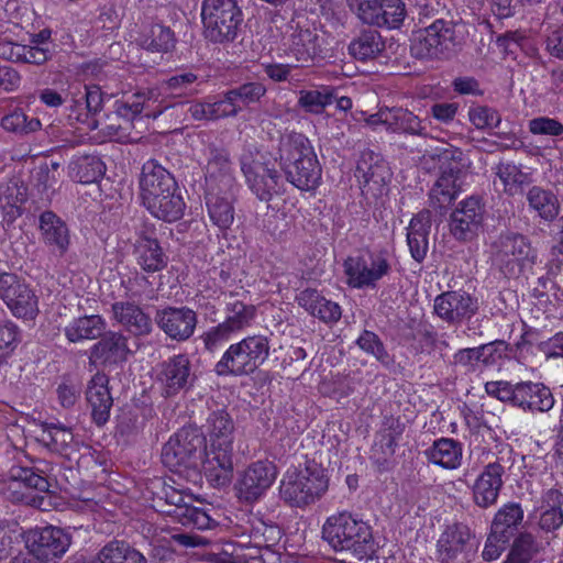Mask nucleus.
<instances>
[{
  "mask_svg": "<svg viewBox=\"0 0 563 563\" xmlns=\"http://www.w3.org/2000/svg\"><path fill=\"white\" fill-rule=\"evenodd\" d=\"M139 188L143 206L155 218L174 222L184 216L186 203L181 190L173 174L157 161L143 164Z\"/></svg>",
  "mask_w": 563,
  "mask_h": 563,
  "instance_id": "nucleus-1",
  "label": "nucleus"
},
{
  "mask_svg": "<svg viewBox=\"0 0 563 563\" xmlns=\"http://www.w3.org/2000/svg\"><path fill=\"white\" fill-rule=\"evenodd\" d=\"M322 539L329 547L353 559L363 560L375 552L371 526L349 511L328 517L322 526Z\"/></svg>",
  "mask_w": 563,
  "mask_h": 563,
  "instance_id": "nucleus-2",
  "label": "nucleus"
},
{
  "mask_svg": "<svg viewBox=\"0 0 563 563\" xmlns=\"http://www.w3.org/2000/svg\"><path fill=\"white\" fill-rule=\"evenodd\" d=\"M279 164L288 183L300 190H313L321 180V166L310 141L301 133L282 135Z\"/></svg>",
  "mask_w": 563,
  "mask_h": 563,
  "instance_id": "nucleus-3",
  "label": "nucleus"
},
{
  "mask_svg": "<svg viewBox=\"0 0 563 563\" xmlns=\"http://www.w3.org/2000/svg\"><path fill=\"white\" fill-rule=\"evenodd\" d=\"M271 338L264 334L246 335L232 343L214 365L218 376L242 377L254 374L269 357Z\"/></svg>",
  "mask_w": 563,
  "mask_h": 563,
  "instance_id": "nucleus-4",
  "label": "nucleus"
},
{
  "mask_svg": "<svg viewBox=\"0 0 563 563\" xmlns=\"http://www.w3.org/2000/svg\"><path fill=\"white\" fill-rule=\"evenodd\" d=\"M432 157L441 163V175L429 192L430 207L442 211L459 195L467 164L463 152L451 145L437 147Z\"/></svg>",
  "mask_w": 563,
  "mask_h": 563,
  "instance_id": "nucleus-5",
  "label": "nucleus"
},
{
  "mask_svg": "<svg viewBox=\"0 0 563 563\" xmlns=\"http://www.w3.org/2000/svg\"><path fill=\"white\" fill-rule=\"evenodd\" d=\"M485 391L503 402L531 412H547L554 406L551 390L542 383L492 380L485 384Z\"/></svg>",
  "mask_w": 563,
  "mask_h": 563,
  "instance_id": "nucleus-6",
  "label": "nucleus"
},
{
  "mask_svg": "<svg viewBox=\"0 0 563 563\" xmlns=\"http://www.w3.org/2000/svg\"><path fill=\"white\" fill-rule=\"evenodd\" d=\"M201 22L207 41L214 44L231 43L243 23V13L235 0H203Z\"/></svg>",
  "mask_w": 563,
  "mask_h": 563,
  "instance_id": "nucleus-7",
  "label": "nucleus"
},
{
  "mask_svg": "<svg viewBox=\"0 0 563 563\" xmlns=\"http://www.w3.org/2000/svg\"><path fill=\"white\" fill-rule=\"evenodd\" d=\"M328 486L324 470L317 463H308L302 470L286 473L279 494L290 506L305 507L321 498Z\"/></svg>",
  "mask_w": 563,
  "mask_h": 563,
  "instance_id": "nucleus-8",
  "label": "nucleus"
},
{
  "mask_svg": "<svg viewBox=\"0 0 563 563\" xmlns=\"http://www.w3.org/2000/svg\"><path fill=\"white\" fill-rule=\"evenodd\" d=\"M537 260V251L530 240L520 233L506 232L492 244L494 266L507 278L517 277Z\"/></svg>",
  "mask_w": 563,
  "mask_h": 563,
  "instance_id": "nucleus-9",
  "label": "nucleus"
},
{
  "mask_svg": "<svg viewBox=\"0 0 563 563\" xmlns=\"http://www.w3.org/2000/svg\"><path fill=\"white\" fill-rule=\"evenodd\" d=\"M206 437L197 427L179 429L162 450V461L173 472L197 468L206 453Z\"/></svg>",
  "mask_w": 563,
  "mask_h": 563,
  "instance_id": "nucleus-10",
  "label": "nucleus"
},
{
  "mask_svg": "<svg viewBox=\"0 0 563 563\" xmlns=\"http://www.w3.org/2000/svg\"><path fill=\"white\" fill-rule=\"evenodd\" d=\"M459 44L455 24L438 19L413 33L411 51L420 58H440L453 54Z\"/></svg>",
  "mask_w": 563,
  "mask_h": 563,
  "instance_id": "nucleus-11",
  "label": "nucleus"
},
{
  "mask_svg": "<svg viewBox=\"0 0 563 563\" xmlns=\"http://www.w3.org/2000/svg\"><path fill=\"white\" fill-rule=\"evenodd\" d=\"M241 170L251 191L262 201H271L274 196L283 195L285 186L279 173L265 162L261 154H243Z\"/></svg>",
  "mask_w": 563,
  "mask_h": 563,
  "instance_id": "nucleus-12",
  "label": "nucleus"
},
{
  "mask_svg": "<svg viewBox=\"0 0 563 563\" xmlns=\"http://www.w3.org/2000/svg\"><path fill=\"white\" fill-rule=\"evenodd\" d=\"M346 2L363 24L375 27L398 29L407 15L402 0H346Z\"/></svg>",
  "mask_w": 563,
  "mask_h": 563,
  "instance_id": "nucleus-13",
  "label": "nucleus"
},
{
  "mask_svg": "<svg viewBox=\"0 0 563 563\" xmlns=\"http://www.w3.org/2000/svg\"><path fill=\"white\" fill-rule=\"evenodd\" d=\"M343 267L347 285L356 289L375 288L391 268L386 252H369L366 255L349 256L344 261Z\"/></svg>",
  "mask_w": 563,
  "mask_h": 563,
  "instance_id": "nucleus-14",
  "label": "nucleus"
},
{
  "mask_svg": "<svg viewBox=\"0 0 563 563\" xmlns=\"http://www.w3.org/2000/svg\"><path fill=\"white\" fill-rule=\"evenodd\" d=\"M161 91L158 88L147 89L146 91H139L132 95L126 100L115 101V113L123 119L125 126L119 125L113 135L118 139L128 137L130 142H134L137 137H131L125 134L128 125L133 122L144 110L146 117L157 118L172 104L164 99H161Z\"/></svg>",
  "mask_w": 563,
  "mask_h": 563,
  "instance_id": "nucleus-15",
  "label": "nucleus"
},
{
  "mask_svg": "<svg viewBox=\"0 0 563 563\" xmlns=\"http://www.w3.org/2000/svg\"><path fill=\"white\" fill-rule=\"evenodd\" d=\"M355 176L361 185L362 194L367 199H378L388 191L391 172L388 163L379 153L366 148L360 154Z\"/></svg>",
  "mask_w": 563,
  "mask_h": 563,
  "instance_id": "nucleus-16",
  "label": "nucleus"
},
{
  "mask_svg": "<svg viewBox=\"0 0 563 563\" xmlns=\"http://www.w3.org/2000/svg\"><path fill=\"white\" fill-rule=\"evenodd\" d=\"M0 297L18 318L33 320L38 313L37 296L14 274H0Z\"/></svg>",
  "mask_w": 563,
  "mask_h": 563,
  "instance_id": "nucleus-17",
  "label": "nucleus"
},
{
  "mask_svg": "<svg viewBox=\"0 0 563 563\" xmlns=\"http://www.w3.org/2000/svg\"><path fill=\"white\" fill-rule=\"evenodd\" d=\"M192 382L191 363L186 354L174 355L157 365L156 383L166 398L188 389Z\"/></svg>",
  "mask_w": 563,
  "mask_h": 563,
  "instance_id": "nucleus-18",
  "label": "nucleus"
},
{
  "mask_svg": "<svg viewBox=\"0 0 563 563\" xmlns=\"http://www.w3.org/2000/svg\"><path fill=\"white\" fill-rule=\"evenodd\" d=\"M479 309L478 299L464 290H448L434 298L433 311L442 321L457 325Z\"/></svg>",
  "mask_w": 563,
  "mask_h": 563,
  "instance_id": "nucleus-19",
  "label": "nucleus"
},
{
  "mask_svg": "<svg viewBox=\"0 0 563 563\" xmlns=\"http://www.w3.org/2000/svg\"><path fill=\"white\" fill-rule=\"evenodd\" d=\"M485 208L479 197L462 200L450 217V232L459 241L475 239L484 221Z\"/></svg>",
  "mask_w": 563,
  "mask_h": 563,
  "instance_id": "nucleus-20",
  "label": "nucleus"
},
{
  "mask_svg": "<svg viewBox=\"0 0 563 563\" xmlns=\"http://www.w3.org/2000/svg\"><path fill=\"white\" fill-rule=\"evenodd\" d=\"M69 545V536L52 526L32 531L27 541L30 553L42 563H55L66 553Z\"/></svg>",
  "mask_w": 563,
  "mask_h": 563,
  "instance_id": "nucleus-21",
  "label": "nucleus"
},
{
  "mask_svg": "<svg viewBox=\"0 0 563 563\" xmlns=\"http://www.w3.org/2000/svg\"><path fill=\"white\" fill-rule=\"evenodd\" d=\"M157 327L173 341L185 342L190 339L198 323L195 310L188 307H166L156 311Z\"/></svg>",
  "mask_w": 563,
  "mask_h": 563,
  "instance_id": "nucleus-22",
  "label": "nucleus"
},
{
  "mask_svg": "<svg viewBox=\"0 0 563 563\" xmlns=\"http://www.w3.org/2000/svg\"><path fill=\"white\" fill-rule=\"evenodd\" d=\"M277 472L273 463L257 461L249 465L238 482L239 498L247 503L260 499L272 486Z\"/></svg>",
  "mask_w": 563,
  "mask_h": 563,
  "instance_id": "nucleus-23",
  "label": "nucleus"
},
{
  "mask_svg": "<svg viewBox=\"0 0 563 563\" xmlns=\"http://www.w3.org/2000/svg\"><path fill=\"white\" fill-rule=\"evenodd\" d=\"M49 486V481L44 475V471L38 467L13 465L9 471L8 490L13 501H27L26 493L22 489L47 493Z\"/></svg>",
  "mask_w": 563,
  "mask_h": 563,
  "instance_id": "nucleus-24",
  "label": "nucleus"
},
{
  "mask_svg": "<svg viewBox=\"0 0 563 563\" xmlns=\"http://www.w3.org/2000/svg\"><path fill=\"white\" fill-rule=\"evenodd\" d=\"M506 467L503 457L489 462L484 467L473 486V498L477 506L487 508L496 504L503 487V475Z\"/></svg>",
  "mask_w": 563,
  "mask_h": 563,
  "instance_id": "nucleus-25",
  "label": "nucleus"
},
{
  "mask_svg": "<svg viewBox=\"0 0 563 563\" xmlns=\"http://www.w3.org/2000/svg\"><path fill=\"white\" fill-rule=\"evenodd\" d=\"M474 534L462 522L448 525L437 542L438 558L442 563H450L468 550Z\"/></svg>",
  "mask_w": 563,
  "mask_h": 563,
  "instance_id": "nucleus-26",
  "label": "nucleus"
},
{
  "mask_svg": "<svg viewBox=\"0 0 563 563\" xmlns=\"http://www.w3.org/2000/svg\"><path fill=\"white\" fill-rule=\"evenodd\" d=\"M130 352L125 335L108 331L90 349L89 362L104 366L117 365L125 362Z\"/></svg>",
  "mask_w": 563,
  "mask_h": 563,
  "instance_id": "nucleus-27",
  "label": "nucleus"
},
{
  "mask_svg": "<svg viewBox=\"0 0 563 563\" xmlns=\"http://www.w3.org/2000/svg\"><path fill=\"white\" fill-rule=\"evenodd\" d=\"M41 241L55 255L63 256L70 246L67 224L53 211H44L38 219Z\"/></svg>",
  "mask_w": 563,
  "mask_h": 563,
  "instance_id": "nucleus-28",
  "label": "nucleus"
},
{
  "mask_svg": "<svg viewBox=\"0 0 563 563\" xmlns=\"http://www.w3.org/2000/svg\"><path fill=\"white\" fill-rule=\"evenodd\" d=\"M323 43V37L316 30L297 29L290 35L288 55L300 66H307L322 57Z\"/></svg>",
  "mask_w": 563,
  "mask_h": 563,
  "instance_id": "nucleus-29",
  "label": "nucleus"
},
{
  "mask_svg": "<svg viewBox=\"0 0 563 563\" xmlns=\"http://www.w3.org/2000/svg\"><path fill=\"white\" fill-rule=\"evenodd\" d=\"M233 187L208 186L206 203L210 220L219 229H229L234 220Z\"/></svg>",
  "mask_w": 563,
  "mask_h": 563,
  "instance_id": "nucleus-30",
  "label": "nucleus"
},
{
  "mask_svg": "<svg viewBox=\"0 0 563 563\" xmlns=\"http://www.w3.org/2000/svg\"><path fill=\"white\" fill-rule=\"evenodd\" d=\"M232 445H212L207 451L203 461V471L214 486H224L230 483L233 472Z\"/></svg>",
  "mask_w": 563,
  "mask_h": 563,
  "instance_id": "nucleus-31",
  "label": "nucleus"
},
{
  "mask_svg": "<svg viewBox=\"0 0 563 563\" xmlns=\"http://www.w3.org/2000/svg\"><path fill=\"white\" fill-rule=\"evenodd\" d=\"M109 379L104 374L97 373L89 380L86 399L91 409L92 420L98 426H103L110 417L113 399L108 387Z\"/></svg>",
  "mask_w": 563,
  "mask_h": 563,
  "instance_id": "nucleus-32",
  "label": "nucleus"
},
{
  "mask_svg": "<svg viewBox=\"0 0 563 563\" xmlns=\"http://www.w3.org/2000/svg\"><path fill=\"white\" fill-rule=\"evenodd\" d=\"M297 303L310 316L327 324L336 323L342 316V309L335 301L327 299L317 289L307 288L296 296Z\"/></svg>",
  "mask_w": 563,
  "mask_h": 563,
  "instance_id": "nucleus-33",
  "label": "nucleus"
},
{
  "mask_svg": "<svg viewBox=\"0 0 563 563\" xmlns=\"http://www.w3.org/2000/svg\"><path fill=\"white\" fill-rule=\"evenodd\" d=\"M431 229V212L422 210L409 222L407 228V244L411 257L422 263L429 250V233Z\"/></svg>",
  "mask_w": 563,
  "mask_h": 563,
  "instance_id": "nucleus-34",
  "label": "nucleus"
},
{
  "mask_svg": "<svg viewBox=\"0 0 563 563\" xmlns=\"http://www.w3.org/2000/svg\"><path fill=\"white\" fill-rule=\"evenodd\" d=\"M529 212L544 222H553L560 214L561 206L558 196L542 186H531L526 192Z\"/></svg>",
  "mask_w": 563,
  "mask_h": 563,
  "instance_id": "nucleus-35",
  "label": "nucleus"
},
{
  "mask_svg": "<svg viewBox=\"0 0 563 563\" xmlns=\"http://www.w3.org/2000/svg\"><path fill=\"white\" fill-rule=\"evenodd\" d=\"M224 296V313L222 321L233 334L240 333L250 328L254 322L257 309L252 303L238 299L233 292H222Z\"/></svg>",
  "mask_w": 563,
  "mask_h": 563,
  "instance_id": "nucleus-36",
  "label": "nucleus"
},
{
  "mask_svg": "<svg viewBox=\"0 0 563 563\" xmlns=\"http://www.w3.org/2000/svg\"><path fill=\"white\" fill-rule=\"evenodd\" d=\"M112 313L115 321L133 335H146L152 331L150 317L133 302H114Z\"/></svg>",
  "mask_w": 563,
  "mask_h": 563,
  "instance_id": "nucleus-37",
  "label": "nucleus"
},
{
  "mask_svg": "<svg viewBox=\"0 0 563 563\" xmlns=\"http://www.w3.org/2000/svg\"><path fill=\"white\" fill-rule=\"evenodd\" d=\"M134 255L137 265L146 273L163 271L168 263V257L156 239L140 235L134 244Z\"/></svg>",
  "mask_w": 563,
  "mask_h": 563,
  "instance_id": "nucleus-38",
  "label": "nucleus"
},
{
  "mask_svg": "<svg viewBox=\"0 0 563 563\" xmlns=\"http://www.w3.org/2000/svg\"><path fill=\"white\" fill-rule=\"evenodd\" d=\"M428 461L445 470H456L462 464L463 449L462 444L450 438L435 440L432 445L424 451Z\"/></svg>",
  "mask_w": 563,
  "mask_h": 563,
  "instance_id": "nucleus-39",
  "label": "nucleus"
},
{
  "mask_svg": "<svg viewBox=\"0 0 563 563\" xmlns=\"http://www.w3.org/2000/svg\"><path fill=\"white\" fill-rule=\"evenodd\" d=\"M563 493L556 488L545 490L539 507V527L545 532H553L563 525Z\"/></svg>",
  "mask_w": 563,
  "mask_h": 563,
  "instance_id": "nucleus-40",
  "label": "nucleus"
},
{
  "mask_svg": "<svg viewBox=\"0 0 563 563\" xmlns=\"http://www.w3.org/2000/svg\"><path fill=\"white\" fill-rule=\"evenodd\" d=\"M206 180L208 186L233 187L229 154L224 150L210 146L206 165Z\"/></svg>",
  "mask_w": 563,
  "mask_h": 563,
  "instance_id": "nucleus-41",
  "label": "nucleus"
},
{
  "mask_svg": "<svg viewBox=\"0 0 563 563\" xmlns=\"http://www.w3.org/2000/svg\"><path fill=\"white\" fill-rule=\"evenodd\" d=\"M107 328L106 320L99 314L74 318L65 328L64 334L71 343L95 340L101 336Z\"/></svg>",
  "mask_w": 563,
  "mask_h": 563,
  "instance_id": "nucleus-42",
  "label": "nucleus"
},
{
  "mask_svg": "<svg viewBox=\"0 0 563 563\" xmlns=\"http://www.w3.org/2000/svg\"><path fill=\"white\" fill-rule=\"evenodd\" d=\"M95 563H146V559L128 542L111 540L99 550Z\"/></svg>",
  "mask_w": 563,
  "mask_h": 563,
  "instance_id": "nucleus-43",
  "label": "nucleus"
},
{
  "mask_svg": "<svg viewBox=\"0 0 563 563\" xmlns=\"http://www.w3.org/2000/svg\"><path fill=\"white\" fill-rule=\"evenodd\" d=\"M136 41L140 46L152 52H167L175 45L174 32L159 23L143 25Z\"/></svg>",
  "mask_w": 563,
  "mask_h": 563,
  "instance_id": "nucleus-44",
  "label": "nucleus"
},
{
  "mask_svg": "<svg viewBox=\"0 0 563 563\" xmlns=\"http://www.w3.org/2000/svg\"><path fill=\"white\" fill-rule=\"evenodd\" d=\"M207 432L212 445L233 444L234 422L224 409H218L207 418Z\"/></svg>",
  "mask_w": 563,
  "mask_h": 563,
  "instance_id": "nucleus-45",
  "label": "nucleus"
},
{
  "mask_svg": "<svg viewBox=\"0 0 563 563\" xmlns=\"http://www.w3.org/2000/svg\"><path fill=\"white\" fill-rule=\"evenodd\" d=\"M106 170L101 158L96 155L75 157L69 165L70 177L81 184H91L100 179Z\"/></svg>",
  "mask_w": 563,
  "mask_h": 563,
  "instance_id": "nucleus-46",
  "label": "nucleus"
},
{
  "mask_svg": "<svg viewBox=\"0 0 563 563\" xmlns=\"http://www.w3.org/2000/svg\"><path fill=\"white\" fill-rule=\"evenodd\" d=\"M385 48L382 35L375 30H365L349 45V53L358 60L376 58Z\"/></svg>",
  "mask_w": 563,
  "mask_h": 563,
  "instance_id": "nucleus-47",
  "label": "nucleus"
},
{
  "mask_svg": "<svg viewBox=\"0 0 563 563\" xmlns=\"http://www.w3.org/2000/svg\"><path fill=\"white\" fill-rule=\"evenodd\" d=\"M40 441L52 452L67 455L73 445L74 434L65 426L45 423L42 428Z\"/></svg>",
  "mask_w": 563,
  "mask_h": 563,
  "instance_id": "nucleus-48",
  "label": "nucleus"
},
{
  "mask_svg": "<svg viewBox=\"0 0 563 563\" xmlns=\"http://www.w3.org/2000/svg\"><path fill=\"white\" fill-rule=\"evenodd\" d=\"M522 518L523 511L519 505H505L495 515L492 522V530L495 531V533L508 534L510 539Z\"/></svg>",
  "mask_w": 563,
  "mask_h": 563,
  "instance_id": "nucleus-49",
  "label": "nucleus"
},
{
  "mask_svg": "<svg viewBox=\"0 0 563 563\" xmlns=\"http://www.w3.org/2000/svg\"><path fill=\"white\" fill-rule=\"evenodd\" d=\"M494 170L503 183L505 192L509 195L517 194L519 187L530 181L529 174L514 163H499Z\"/></svg>",
  "mask_w": 563,
  "mask_h": 563,
  "instance_id": "nucleus-50",
  "label": "nucleus"
},
{
  "mask_svg": "<svg viewBox=\"0 0 563 563\" xmlns=\"http://www.w3.org/2000/svg\"><path fill=\"white\" fill-rule=\"evenodd\" d=\"M356 344L363 352L374 356L384 366H389L393 363L391 356L375 332L364 330L357 338Z\"/></svg>",
  "mask_w": 563,
  "mask_h": 563,
  "instance_id": "nucleus-51",
  "label": "nucleus"
},
{
  "mask_svg": "<svg viewBox=\"0 0 563 563\" xmlns=\"http://www.w3.org/2000/svg\"><path fill=\"white\" fill-rule=\"evenodd\" d=\"M198 77L191 71L173 75L162 84V89L172 97L190 96L196 92L192 88Z\"/></svg>",
  "mask_w": 563,
  "mask_h": 563,
  "instance_id": "nucleus-52",
  "label": "nucleus"
},
{
  "mask_svg": "<svg viewBox=\"0 0 563 563\" xmlns=\"http://www.w3.org/2000/svg\"><path fill=\"white\" fill-rule=\"evenodd\" d=\"M537 551L534 538L529 533H521L515 539L504 563H528Z\"/></svg>",
  "mask_w": 563,
  "mask_h": 563,
  "instance_id": "nucleus-53",
  "label": "nucleus"
},
{
  "mask_svg": "<svg viewBox=\"0 0 563 563\" xmlns=\"http://www.w3.org/2000/svg\"><path fill=\"white\" fill-rule=\"evenodd\" d=\"M332 102V93L324 90H301L298 104L310 113H321Z\"/></svg>",
  "mask_w": 563,
  "mask_h": 563,
  "instance_id": "nucleus-54",
  "label": "nucleus"
},
{
  "mask_svg": "<svg viewBox=\"0 0 563 563\" xmlns=\"http://www.w3.org/2000/svg\"><path fill=\"white\" fill-rule=\"evenodd\" d=\"M234 334L229 330L223 322L217 325L210 327L201 335L203 347L210 353H214L220 350Z\"/></svg>",
  "mask_w": 563,
  "mask_h": 563,
  "instance_id": "nucleus-55",
  "label": "nucleus"
},
{
  "mask_svg": "<svg viewBox=\"0 0 563 563\" xmlns=\"http://www.w3.org/2000/svg\"><path fill=\"white\" fill-rule=\"evenodd\" d=\"M468 118L472 124L479 130L496 129L501 122V117L498 111L487 106L471 108Z\"/></svg>",
  "mask_w": 563,
  "mask_h": 563,
  "instance_id": "nucleus-56",
  "label": "nucleus"
},
{
  "mask_svg": "<svg viewBox=\"0 0 563 563\" xmlns=\"http://www.w3.org/2000/svg\"><path fill=\"white\" fill-rule=\"evenodd\" d=\"M178 521L183 526H191L199 530L210 529L216 523L205 509L195 507L192 504L190 507L180 509Z\"/></svg>",
  "mask_w": 563,
  "mask_h": 563,
  "instance_id": "nucleus-57",
  "label": "nucleus"
},
{
  "mask_svg": "<svg viewBox=\"0 0 563 563\" xmlns=\"http://www.w3.org/2000/svg\"><path fill=\"white\" fill-rule=\"evenodd\" d=\"M229 91L241 111L242 107L258 101L265 95L266 88L260 82H249Z\"/></svg>",
  "mask_w": 563,
  "mask_h": 563,
  "instance_id": "nucleus-58",
  "label": "nucleus"
},
{
  "mask_svg": "<svg viewBox=\"0 0 563 563\" xmlns=\"http://www.w3.org/2000/svg\"><path fill=\"white\" fill-rule=\"evenodd\" d=\"M19 329L11 322H0V365L13 353L19 341Z\"/></svg>",
  "mask_w": 563,
  "mask_h": 563,
  "instance_id": "nucleus-59",
  "label": "nucleus"
},
{
  "mask_svg": "<svg viewBox=\"0 0 563 563\" xmlns=\"http://www.w3.org/2000/svg\"><path fill=\"white\" fill-rule=\"evenodd\" d=\"M57 399L62 407L71 408L75 406L81 394L79 380L66 376L56 388Z\"/></svg>",
  "mask_w": 563,
  "mask_h": 563,
  "instance_id": "nucleus-60",
  "label": "nucleus"
},
{
  "mask_svg": "<svg viewBox=\"0 0 563 563\" xmlns=\"http://www.w3.org/2000/svg\"><path fill=\"white\" fill-rule=\"evenodd\" d=\"M529 131L534 135L560 136L563 134V124L553 118L538 117L529 121Z\"/></svg>",
  "mask_w": 563,
  "mask_h": 563,
  "instance_id": "nucleus-61",
  "label": "nucleus"
},
{
  "mask_svg": "<svg viewBox=\"0 0 563 563\" xmlns=\"http://www.w3.org/2000/svg\"><path fill=\"white\" fill-rule=\"evenodd\" d=\"M398 113L401 115L395 133H406L419 136L426 135V126L422 125V121L417 115L406 109L398 111Z\"/></svg>",
  "mask_w": 563,
  "mask_h": 563,
  "instance_id": "nucleus-62",
  "label": "nucleus"
},
{
  "mask_svg": "<svg viewBox=\"0 0 563 563\" xmlns=\"http://www.w3.org/2000/svg\"><path fill=\"white\" fill-rule=\"evenodd\" d=\"M121 284L125 289V295L132 299L141 298L151 289L148 279L137 272L126 278H122Z\"/></svg>",
  "mask_w": 563,
  "mask_h": 563,
  "instance_id": "nucleus-63",
  "label": "nucleus"
},
{
  "mask_svg": "<svg viewBox=\"0 0 563 563\" xmlns=\"http://www.w3.org/2000/svg\"><path fill=\"white\" fill-rule=\"evenodd\" d=\"M509 541L508 534L495 533L490 529V533L486 540L482 556L485 561H494L500 556Z\"/></svg>",
  "mask_w": 563,
  "mask_h": 563,
  "instance_id": "nucleus-64",
  "label": "nucleus"
}]
</instances>
